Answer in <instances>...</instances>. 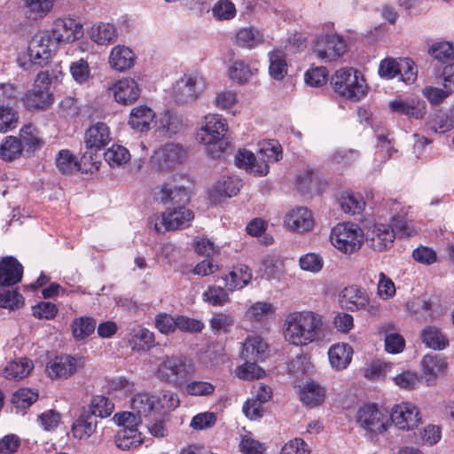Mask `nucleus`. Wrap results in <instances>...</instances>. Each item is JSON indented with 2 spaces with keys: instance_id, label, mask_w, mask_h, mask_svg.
Returning <instances> with one entry per match:
<instances>
[{
  "instance_id": "nucleus-1",
  "label": "nucleus",
  "mask_w": 454,
  "mask_h": 454,
  "mask_svg": "<svg viewBox=\"0 0 454 454\" xmlns=\"http://www.w3.org/2000/svg\"><path fill=\"white\" fill-rule=\"evenodd\" d=\"M192 186V183L187 176L176 175L156 192L157 199L161 202L178 205L150 217L149 224L157 233L184 229L191 225L194 214L184 204L190 201Z\"/></svg>"
},
{
  "instance_id": "nucleus-2",
  "label": "nucleus",
  "mask_w": 454,
  "mask_h": 454,
  "mask_svg": "<svg viewBox=\"0 0 454 454\" xmlns=\"http://www.w3.org/2000/svg\"><path fill=\"white\" fill-rule=\"evenodd\" d=\"M322 331V316L311 310L291 312L283 324L286 341L296 347H304L316 341Z\"/></svg>"
},
{
  "instance_id": "nucleus-3",
  "label": "nucleus",
  "mask_w": 454,
  "mask_h": 454,
  "mask_svg": "<svg viewBox=\"0 0 454 454\" xmlns=\"http://www.w3.org/2000/svg\"><path fill=\"white\" fill-rule=\"evenodd\" d=\"M396 234L401 237H411L415 234V230L399 215L392 216L391 224L375 223L370 226L364 239L371 249L383 252L393 247Z\"/></svg>"
},
{
  "instance_id": "nucleus-4",
  "label": "nucleus",
  "mask_w": 454,
  "mask_h": 454,
  "mask_svg": "<svg viewBox=\"0 0 454 454\" xmlns=\"http://www.w3.org/2000/svg\"><path fill=\"white\" fill-rule=\"evenodd\" d=\"M113 420L121 427L115 436V442L119 449L127 450L142 444L144 437L137 427L142 424L143 418L133 411H121L115 413Z\"/></svg>"
},
{
  "instance_id": "nucleus-5",
  "label": "nucleus",
  "mask_w": 454,
  "mask_h": 454,
  "mask_svg": "<svg viewBox=\"0 0 454 454\" xmlns=\"http://www.w3.org/2000/svg\"><path fill=\"white\" fill-rule=\"evenodd\" d=\"M51 78L47 71L40 72L32 89L27 90L21 98L24 107L30 112L46 111L54 103V95L51 91Z\"/></svg>"
},
{
  "instance_id": "nucleus-6",
  "label": "nucleus",
  "mask_w": 454,
  "mask_h": 454,
  "mask_svg": "<svg viewBox=\"0 0 454 454\" xmlns=\"http://www.w3.org/2000/svg\"><path fill=\"white\" fill-rule=\"evenodd\" d=\"M329 239L338 251L351 254L361 248L364 233L357 223L344 222L332 228Z\"/></svg>"
},
{
  "instance_id": "nucleus-7",
  "label": "nucleus",
  "mask_w": 454,
  "mask_h": 454,
  "mask_svg": "<svg viewBox=\"0 0 454 454\" xmlns=\"http://www.w3.org/2000/svg\"><path fill=\"white\" fill-rule=\"evenodd\" d=\"M334 90L341 97L353 100L361 99L367 92L364 77L354 68H340L332 77Z\"/></svg>"
},
{
  "instance_id": "nucleus-8",
  "label": "nucleus",
  "mask_w": 454,
  "mask_h": 454,
  "mask_svg": "<svg viewBox=\"0 0 454 454\" xmlns=\"http://www.w3.org/2000/svg\"><path fill=\"white\" fill-rule=\"evenodd\" d=\"M186 158L187 151L183 145L168 142L155 150L151 164L159 171H168L182 164Z\"/></svg>"
},
{
  "instance_id": "nucleus-9",
  "label": "nucleus",
  "mask_w": 454,
  "mask_h": 454,
  "mask_svg": "<svg viewBox=\"0 0 454 454\" xmlns=\"http://www.w3.org/2000/svg\"><path fill=\"white\" fill-rule=\"evenodd\" d=\"M379 74L385 79L400 76L403 82L411 84L417 79L418 70L414 62L410 59L386 58L380 63Z\"/></svg>"
},
{
  "instance_id": "nucleus-10",
  "label": "nucleus",
  "mask_w": 454,
  "mask_h": 454,
  "mask_svg": "<svg viewBox=\"0 0 454 454\" xmlns=\"http://www.w3.org/2000/svg\"><path fill=\"white\" fill-rule=\"evenodd\" d=\"M422 422L423 419L419 407L410 402H402L394 405L389 412V423L403 432L413 431Z\"/></svg>"
},
{
  "instance_id": "nucleus-11",
  "label": "nucleus",
  "mask_w": 454,
  "mask_h": 454,
  "mask_svg": "<svg viewBox=\"0 0 454 454\" xmlns=\"http://www.w3.org/2000/svg\"><path fill=\"white\" fill-rule=\"evenodd\" d=\"M356 421L367 433L375 435L384 434L391 426L389 412L373 404L361 407L357 411Z\"/></svg>"
},
{
  "instance_id": "nucleus-12",
  "label": "nucleus",
  "mask_w": 454,
  "mask_h": 454,
  "mask_svg": "<svg viewBox=\"0 0 454 454\" xmlns=\"http://www.w3.org/2000/svg\"><path fill=\"white\" fill-rule=\"evenodd\" d=\"M228 131V124L224 118L219 114H207L200 123L196 139L207 146L221 142Z\"/></svg>"
},
{
  "instance_id": "nucleus-13",
  "label": "nucleus",
  "mask_w": 454,
  "mask_h": 454,
  "mask_svg": "<svg viewBox=\"0 0 454 454\" xmlns=\"http://www.w3.org/2000/svg\"><path fill=\"white\" fill-rule=\"evenodd\" d=\"M57 43L47 31L35 34L28 45V56L31 63L40 67L48 64L56 51Z\"/></svg>"
},
{
  "instance_id": "nucleus-14",
  "label": "nucleus",
  "mask_w": 454,
  "mask_h": 454,
  "mask_svg": "<svg viewBox=\"0 0 454 454\" xmlns=\"http://www.w3.org/2000/svg\"><path fill=\"white\" fill-rule=\"evenodd\" d=\"M192 365L180 357L167 356L159 364L156 374L163 381L176 384L192 372Z\"/></svg>"
},
{
  "instance_id": "nucleus-15",
  "label": "nucleus",
  "mask_w": 454,
  "mask_h": 454,
  "mask_svg": "<svg viewBox=\"0 0 454 454\" xmlns=\"http://www.w3.org/2000/svg\"><path fill=\"white\" fill-rule=\"evenodd\" d=\"M313 51L318 59L331 62L344 54L346 43L336 35H322L316 39Z\"/></svg>"
},
{
  "instance_id": "nucleus-16",
  "label": "nucleus",
  "mask_w": 454,
  "mask_h": 454,
  "mask_svg": "<svg viewBox=\"0 0 454 454\" xmlns=\"http://www.w3.org/2000/svg\"><path fill=\"white\" fill-rule=\"evenodd\" d=\"M82 357L62 355L51 360L46 366V372L51 379H67L83 367Z\"/></svg>"
},
{
  "instance_id": "nucleus-17",
  "label": "nucleus",
  "mask_w": 454,
  "mask_h": 454,
  "mask_svg": "<svg viewBox=\"0 0 454 454\" xmlns=\"http://www.w3.org/2000/svg\"><path fill=\"white\" fill-rule=\"evenodd\" d=\"M50 34L56 43H71L83 35V28L82 25L76 20L64 17L54 21Z\"/></svg>"
},
{
  "instance_id": "nucleus-18",
  "label": "nucleus",
  "mask_w": 454,
  "mask_h": 454,
  "mask_svg": "<svg viewBox=\"0 0 454 454\" xmlns=\"http://www.w3.org/2000/svg\"><path fill=\"white\" fill-rule=\"evenodd\" d=\"M203 89V79L199 76L184 75L174 88V98L179 104L194 102Z\"/></svg>"
},
{
  "instance_id": "nucleus-19",
  "label": "nucleus",
  "mask_w": 454,
  "mask_h": 454,
  "mask_svg": "<svg viewBox=\"0 0 454 454\" xmlns=\"http://www.w3.org/2000/svg\"><path fill=\"white\" fill-rule=\"evenodd\" d=\"M108 91L118 104L128 106L134 104L139 98L141 88L137 81L125 77L114 82L108 87Z\"/></svg>"
},
{
  "instance_id": "nucleus-20",
  "label": "nucleus",
  "mask_w": 454,
  "mask_h": 454,
  "mask_svg": "<svg viewBox=\"0 0 454 454\" xmlns=\"http://www.w3.org/2000/svg\"><path fill=\"white\" fill-rule=\"evenodd\" d=\"M285 225L298 233L309 231L314 227L312 213L303 207H297L289 211L284 220Z\"/></svg>"
},
{
  "instance_id": "nucleus-21",
  "label": "nucleus",
  "mask_w": 454,
  "mask_h": 454,
  "mask_svg": "<svg viewBox=\"0 0 454 454\" xmlns=\"http://www.w3.org/2000/svg\"><path fill=\"white\" fill-rule=\"evenodd\" d=\"M340 301L348 310H361L369 305V295L364 288L356 285L349 286L341 291Z\"/></svg>"
},
{
  "instance_id": "nucleus-22",
  "label": "nucleus",
  "mask_w": 454,
  "mask_h": 454,
  "mask_svg": "<svg viewBox=\"0 0 454 454\" xmlns=\"http://www.w3.org/2000/svg\"><path fill=\"white\" fill-rule=\"evenodd\" d=\"M235 163L239 168L254 176H262L269 172V166L265 160L257 159L252 152L245 149L237 153Z\"/></svg>"
},
{
  "instance_id": "nucleus-23",
  "label": "nucleus",
  "mask_w": 454,
  "mask_h": 454,
  "mask_svg": "<svg viewBox=\"0 0 454 454\" xmlns=\"http://www.w3.org/2000/svg\"><path fill=\"white\" fill-rule=\"evenodd\" d=\"M422 372L428 386L434 385L436 379L444 374L448 364L440 355H427L421 361Z\"/></svg>"
},
{
  "instance_id": "nucleus-24",
  "label": "nucleus",
  "mask_w": 454,
  "mask_h": 454,
  "mask_svg": "<svg viewBox=\"0 0 454 454\" xmlns=\"http://www.w3.org/2000/svg\"><path fill=\"white\" fill-rule=\"evenodd\" d=\"M23 275L22 265L12 256L0 261V286H13L21 281Z\"/></svg>"
},
{
  "instance_id": "nucleus-25",
  "label": "nucleus",
  "mask_w": 454,
  "mask_h": 454,
  "mask_svg": "<svg viewBox=\"0 0 454 454\" xmlns=\"http://www.w3.org/2000/svg\"><path fill=\"white\" fill-rule=\"evenodd\" d=\"M136 61L135 53L125 45L114 46L109 55L110 67L119 72L131 68Z\"/></svg>"
},
{
  "instance_id": "nucleus-26",
  "label": "nucleus",
  "mask_w": 454,
  "mask_h": 454,
  "mask_svg": "<svg viewBox=\"0 0 454 454\" xmlns=\"http://www.w3.org/2000/svg\"><path fill=\"white\" fill-rule=\"evenodd\" d=\"M111 141L108 127L98 122L90 127L85 133V145L89 150L95 152L105 147Z\"/></svg>"
},
{
  "instance_id": "nucleus-27",
  "label": "nucleus",
  "mask_w": 454,
  "mask_h": 454,
  "mask_svg": "<svg viewBox=\"0 0 454 454\" xmlns=\"http://www.w3.org/2000/svg\"><path fill=\"white\" fill-rule=\"evenodd\" d=\"M389 108L393 113L421 119L426 114L427 106L424 101L419 99H395L389 103Z\"/></svg>"
},
{
  "instance_id": "nucleus-28",
  "label": "nucleus",
  "mask_w": 454,
  "mask_h": 454,
  "mask_svg": "<svg viewBox=\"0 0 454 454\" xmlns=\"http://www.w3.org/2000/svg\"><path fill=\"white\" fill-rule=\"evenodd\" d=\"M97 164L98 163L95 162L90 168H82L76 157L74 156L73 153H71L68 150L59 151L56 158V166L58 169L65 175H70L78 171L92 173L98 169Z\"/></svg>"
},
{
  "instance_id": "nucleus-29",
  "label": "nucleus",
  "mask_w": 454,
  "mask_h": 454,
  "mask_svg": "<svg viewBox=\"0 0 454 454\" xmlns=\"http://www.w3.org/2000/svg\"><path fill=\"white\" fill-rule=\"evenodd\" d=\"M299 398L307 407L314 408L324 403L325 398V390L318 383L310 380L301 387Z\"/></svg>"
},
{
  "instance_id": "nucleus-30",
  "label": "nucleus",
  "mask_w": 454,
  "mask_h": 454,
  "mask_svg": "<svg viewBox=\"0 0 454 454\" xmlns=\"http://www.w3.org/2000/svg\"><path fill=\"white\" fill-rule=\"evenodd\" d=\"M133 412L143 419H149L158 412L156 396L146 393H138L130 401Z\"/></svg>"
},
{
  "instance_id": "nucleus-31",
  "label": "nucleus",
  "mask_w": 454,
  "mask_h": 454,
  "mask_svg": "<svg viewBox=\"0 0 454 454\" xmlns=\"http://www.w3.org/2000/svg\"><path fill=\"white\" fill-rule=\"evenodd\" d=\"M252 279V272L246 265L234 267L223 278L225 287L229 292H234L247 286Z\"/></svg>"
},
{
  "instance_id": "nucleus-32",
  "label": "nucleus",
  "mask_w": 454,
  "mask_h": 454,
  "mask_svg": "<svg viewBox=\"0 0 454 454\" xmlns=\"http://www.w3.org/2000/svg\"><path fill=\"white\" fill-rule=\"evenodd\" d=\"M90 38L98 45H108L117 38V30L112 23L98 22L89 31Z\"/></svg>"
},
{
  "instance_id": "nucleus-33",
  "label": "nucleus",
  "mask_w": 454,
  "mask_h": 454,
  "mask_svg": "<svg viewBox=\"0 0 454 454\" xmlns=\"http://www.w3.org/2000/svg\"><path fill=\"white\" fill-rule=\"evenodd\" d=\"M98 419L95 416L83 411L79 418L73 423L71 433L74 438L80 440L87 439L96 431Z\"/></svg>"
},
{
  "instance_id": "nucleus-34",
  "label": "nucleus",
  "mask_w": 454,
  "mask_h": 454,
  "mask_svg": "<svg viewBox=\"0 0 454 454\" xmlns=\"http://www.w3.org/2000/svg\"><path fill=\"white\" fill-rule=\"evenodd\" d=\"M155 117L154 112L146 106H138L130 113L129 124L133 129L146 131L150 129Z\"/></svg>"
},
{
  "instance_id": "nucleus-35",
  "label": "nucleus",
  "mask_w": 454,
  "mask_h": 454,
  "mask_svg": "<svg viewBox=\"0 0 454 454\" xmlns=\"http://www.w3.org/2000/svg\"><path fill=\"white\" fill-rule=\"evenodd\" d=\"M420 339L427 348L434 350H442L450 344L446 334L435 326L425 327L420 332Z\"/></svg>"
},
{
  "instance_id": "nucleus-36",
  "label": "nucleus",
  "mask_w": 454,
  "mask_h": 454,
  "mask_svg": "<svg viewBox=\"0 0 454 454\" xmlns=\"http://www.w3.org/2000/svg\"><path fill=\"white\" fill-rule=\"evenodd\" d=\"M353 349L346 343L333 345L328 352L331 365L337 371L345 369L351 362Z\"/></svg>"
},
{
  "instance_id": "nucleus-37",
  "label": "nucleus",
  "mask_w": 454,
  "mask_h": 454,
  "mask_svg": "<svg viewBox=\"0 0 454 454\" xmlns=\"http://www.w3.org/2000/svg\"><path fill=\"white\" fill-rule=\"evenodd\" d=\"M268 350L267 343L260 336H249L243 344L242 357L247 360H262Z\"/></svg>"
},
{
  "instance_id": "nucleus-38",
  "label": "nucleus",
  "mask_w": 454,
  "mask_h": 454,
  "mask_svg": "<svg viewBox=\"0 0 454 454\" xmlns=\"http://www.w3.org/2000/svg\"><path fill=\"white\" fill-rule=\"evenodd\" d=\"M34 364L30 359L20 358L10 362L4 370L7 380H20L26 378L33 370Z\"/></svg>"
},
{
  "instance_id": "nucleus-39",
  "label": "nucleus",
  "mask_w": 454,
  "mask_h": 454,
  "mask_svg": "<svg viewBox=\"0 0 454 454\" xmlns=\"http://www.w3.org/2000/svg\"><path fill=\"white\" fill-rule=\"evenodd\" d=\"M406 310L417 320L427 321L432 317V304L419 297L407 302Z\"/></svg>"
},
{
  "instance_id": "nucleus-40",
  "label": "nucleus",
  "mask_w": 454,
  "mask_h": 454,
  "mask_svg": "<svg viewBox=\"0 0 454 454\" xmlns=\"http://www.w3.org/2000/svg\"><path fill=\"white\" fill-rule=\"evenodd\" d=\"M264 40L263 34L254 27L241 28L236 34V43L244 48H254Z\"/></svg>"
},
{
  "instance_id": "nucleus-41",
  "label": "nucleus",
  "mask_w": 454,
  "mask_h": 454,
  "mask_svg": "<svg viewBox=\"0 0 454 454\" xmlns=\"http://www.w3.org/2000/svg\"><path fill=\"white\" fill-rule=\"evenodd\" d=\"M23 151L21 141L9 136L0 145V158L4 161H12L20 157Z\"/></svg>"
},
{
  "instance_id": "nucleus-42",
  "label": "nucleus",
  "mask_w": 454,
  "mask_h": 454,
  "mask_svg": "<svg viewBox=\"0 0 454 454\" xmlns=\"http://www.w3.org/2000/svg\"><path fill=\"white\" fill-rule=\"evenodd\" d=\"M274 314L275 307L272 303L268 301H257L248 308L245 317L251 322H262Z\"/></svg>"
},
{
  "instance_id": "nucleus-43",
  "label": "nucleus",
  "mask_w": 454,
  "mask_h": 454,
  "mask_svg": "<svg viewBox=\"0 0 454 454\" xmlns=\"http://www.w3.org/2000/svg\"><path fill=\"white\" fill-rule=\"evenodd\" d=\"M416 442L423 446H433L442 438L441 427L434 424H428L418 433L414 434Z\"/></svg>"
},
{
  "instance_id": "nucleus-44",
  "label": "nucleus",
  "mask_w": 454,
  "mask_h": 454,
  "mask_svg": "<svg viewBox=\"0 0 454 454\" xmlns=\"http://www.w3.org/2000/svg\"><path fill=\"white\" fill-rule=\"evenodd\" d=\"M341 209L351 215L360 214L365 207V201L361 194L346 192L340 198Z\"/></svg>"
},
{
  "instance_id": "nucleus-45",
  "label": "nucleus",
  "mask_w": 454,
  "mask_h": 454,
  "mask_svg": "<svg viewBox=\"0 0 454 454\" xmlns=\"http://www.w3.org/2000/svg\"><path fill=\"white\" fill-rule=\"evenodd\" d=\"M69 71L74 82L79 84H88L93 78L90 65L84 59L71 62Z\"/></svg>"
},
{
  "instance_id": "nucleus-46",
  "label": "nucleus",
  "mask_w": 454,
  "mask_h": 454,
  "mask_svg": "<svg viewBox=\"0 0 454 454\" xmlns=\"http://www.w3.org/2000/svg\"><path fill=\"white\" fill-rule=\"evenodd\" d=\"M158 128L165 135H175L183 128L182 119L176 114L166 111L160 117Z\"/></svg>"
},
{
  "instance_id": "nucleus-47",
  "label": "nucleus",
  "mask_w": 454,
  "mask_h": 454,
  "mask_svg": "<svg viewBox=\"0 0 454 454\" xmlns=\"http://www.w3.org/2000/svg\"><path fill=\"white\" fill-rule=\"evenodd\" d=\"M227 288L217 286H210L202 294L203 301L215 307H223L230 302Z\"/></svg>"
},
{
  "instance_id": "nucleus-48",
  "label": "nucleus",
  "mask_w": 454,
  "mask_h": 454,
  "mask_svg": "<svg viewBox=\"0 0 454 454\" xmlns=\"http://www.w3.org/2000/svg\"><path fill=\"white\" fill-rule=\"evenodd\" d=\"M270 74L276 80H282L287 74L286 56L281 51H275L270 54Z\"/></svg>"
},
{
  "instance_id": "nucleus-49",
  "label": "nucleus",
  "mask_w": 454,
  "mask_h": 454,
  "mask_svg": "<svg viewBox=\"0 0 454 454\" xmlns=\"http://www.w3.org/2000/svg\"><path fill=\"white\" fill-rule=\"evenodd\" d=\"M114 409V403L107 397L96 395L91 399L89 411H86L96 419L97 417L106 418L112 414Z\"/></svg>"
},
{
  "instance_id": "nucleus-50",
  "label": "nucleus",
  "mask_w": 454,
  "mask_h": 454,
  "mask_svg": "<svg viewBox=\"0 0 454 454\" xmlns=\"http://www.w3.org/2000/svg\"><path fill=\"white\" fill-rule=\"evenodd\" d=\"M71 327L74 339L83 340L94 332L96 320L89 317H81L73 321Z\"/></svg>"
},
{
  "instance_id": "nucleus-51",
  "label": "nucleus",
  "mask_w": 454,
  "mask_h": 454,
  "mask_svg": "<svg viewBox=\"0 0 454 454\" xmlns=\"http://www.w3.org/2000/svg\"><path fill=\"white\" fill-rule=\"evenodd\" d=\"M20 141L27 150H36L43 145V140L39 137L37 129L31 125H25L20 132Z\"/></svg>"
},
{
  "instance_id": "nucleus-52",
  "label": "nucleus",
  "mask_w": 454,
  "mask_h": 454,
  "mask_svg": "<svg viewBox=\"0 0 454 454\" xmlns=\"http://www.w3.org/2000/svg\"><path fill=\"white\" fill-rule=\"evenodd\" d=\"M393 364L377 360L364 369V376L369 380H380L387 376L392 371Z\"/></svg>"
},
{
  "instance_id": "nucleus-53",
  "label": "nucleus",
  "mask_w": 454,
  "mask_h": 454,
  "mask_svg": "<svg viewBox=\"0 0 454 454\" xmlns=\"http://www.w3.org/2000/svg\"><path fill=\"white\" fill-rule=\"evenodd\" d=\"M105 160L111 167H120L126 164L130 155L129 151L121 145H113L104 154Z\"/></svg>"
},
{
  "instance_id": "nucleus-54",
  "label": "nucleus",
  "mask_w": 454,
  "mask_h": 454,
  "mask_svg": "<svg viewBox=\"0 0 454 454\" xmlns=\"http://www.w3.org/2000/svg\"><path fill=\"white\" fill-rule=\"evenodd\" d=\"M24 6L35 19L46 16L53 8L55 0H23Z\"/></svg>"
},
{
  "instance_id": "nucleus-55",
  "label": "nucleus",
  "mask_w": 454,
  "mask_h": 454,
  "mask_svg": "<svg viewBox=\"0 0 454 454\" xmlns=\"http://www.w3.org/2000/svg\"><path fill=\"white\" fill-rule=\"evenodd\" d=\"M234 323V317L226 312H215L209 320L210 328L215 333H228Z\"/></svg>"
},
{
  "instance_id": "nucleus-56",
  "label": "nucleus",
  "mask_w": 454,
  "mask_h": 454,
  "mask_svg": "<svg viewBox=\"0 0 454 454\" xmlns=\"http://www.w3.org/2000/svg\"><path fill=\"white\" fill-rule=\"evenodd\" d=\"M256 69L251 68L242 60H237L229 68V76L239 83L247 82L254 74Z\"/></svg>"
},
{
  "instance_id": "nucleus-57",
  "label": "nucleus",
  "mask_w": 454,
  "mask_h": 454,
  "mask_svg": "<svg viewBox=\"0 0 454 454\" xmlns=\"http://www.w3.org/2000/svg\"><path fill=\"white\" fill-rule=\"evenodd\" d=\"M241 186L242 181L238 176H228L217 182L215 190L220 196L232 197L239 193Z\"/></svg>"
},
{
  "instance_id": "nucleus-58",
  "label": "nucleus",
  "mask_w": 454,
  "mask_h": 454,
  "mask_svg": "<svg viewBox=\"0 0 454 454\" xmlns=\"http://www.w3.org/2000/svg\"><path fill=\"white\" fill-rule=\"evenodd\" d=\"M265 446L256 440L252 433L242 435L239 442V450L242 454H264Z\"/></svg>"
},
{
  "instance_id": "nucleus-59",
  "label": "nucleus",
  "mask_w": 454,
  "mask_h": 454,
  "mask_svg": "<svg viewBox=\"0 0 454 454\" xmlns=\"http://www.w3.org/2000/svg\"><path fill=\"white\" fill-rule=\"evenodd\" d=\"M427 125L434 132L442 134L453 128V121L446 113L438 111L430 117Z\"/></svg>"
},
{
  "instance_id": "nucleus-60",
  "label": "nucleus",
  "mask_w": 454,
  "mask_h": 454,
  "mask_svg": "<svg viewBox=\"0 0 454 454\" xmlns=\"http://www.w3.org/2000/svg\"><path fill=\"white\" fill-rule=\"evenodd\" d=\"M264 371L255 363L247 362L238 366L235 370V376L243 380H254L263 377Z\"/></svg>"
},
{
  "instance_id": "nucleus-61",
  "label": "nucleus",
  "mask_w": 454,
  "mask_h": 454,
  "mask_svg": "<svg viewBox=\"0 0 454 454\" xmlns=\"http://www.w3.org/2000/svg\"><path fill=\"white\" fill-rule=\"evenodd\" d=\"M24 304L23 296L16 290H4L0 292V308L15 310Z\"/></svg>"
},
{
  "instance_id": "nucleus-62",
  "label": "nucleus",
  "mask_w": 454,
  "mask_h": 454,
  "mask_svg": "<svg viewBox=\"0 0 454 454\" xmlns=\"http://www.w3.org/2000/svg\"><path fill=\"white\" fill-rule=\"evenodd\" d=\"M38 398V394L28 388L18 390L12 396V402L17 409L26 410Z\"/></svg>"
},
{
  "instance_id": "nucleus-63",
  "label": "nucleus",
  "mask_w": 454,
  "mask_h": 454,
  "mask_svg": "<svg viewBox=\"0 0 454 454\" xmlns=\"http://www.w3.org/2000/svg\"><path fill=\"white\" fill-rule=\"evenodd\" d=\"M18 113L9 106H0V132H7L17 127Z\"/></svg>"
},
{
  "instance_id": "nucleus-64",
  "label": "nucleus",
  "mask_w": 454,
  "mask_h": 454,
  "mask_svg": "<svg viewBox=\"0 0 454 454\" xmlns=\"http://www.w3.org/2000/svg\"><path fill=\"white\" fill-rule=\"evenodd\" d=\"M213 15L219 20H229L236 15L235 5L229 0H220L212 9Z\"/></svg>"
}]
</instances>
